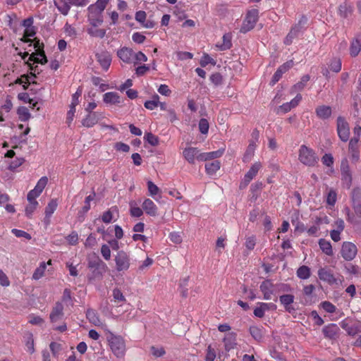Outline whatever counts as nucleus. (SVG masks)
Listing matches in <instances>:
<instances>
[{"label": "nucleus", "mask_w": 361, "mask_h": 361, "mask_svg": "<svg viewBox=\"0 0 361 361\" xmlns=\"http://www.w3.org/2000/svg\"><path fill=\"white\" fill-rule=\"evenodd\" d=\"M109 334L107 339L112 353L118 358L123 357L126 352L125 340L121 336L114 335L111 332Z\"/></svg>", "instance_id": "f257e3e1"}, {"label": "nucleus", "mask_w": 361, "mask_h": 361, "mask_svg": "<svg viewBox=\"0 0 361 361\" xmlns=\"http://www.w3.org/2000/svg\"><path fill=\"white\" fill-rule=\"evenodd\" d=\"M298 159L302 164L307 166H314L319 161L315 152L304 145L299 149Z\"/></svg>", "instance_id": "f03ea898"}, {"label": "nucleus", "mask_w": 361, "mask_h": 361, "mask_svg": "<svg viewBox=\"0 0 361 361\" xmlns=\"http://www.w3.org/2000/svg\"><path fill=\"white\" fill-rule=\"evenodd\" d=\"M318 276L321 281L327 283L330 286H340L344 281L343 276L340 274L335 276L331 270L326 268H320L318 270Z\"/></svg>", "instance_id": "7ed1b4c3"}, {"label": "nucleus", "mask_w": 361, "mask_h": 361, "mask_svg": "<svg viewBox=\"0 0 361 361\" xmlns=\"http://www.w3.org/2000/svg\"><path fill=\"white\" fill-rule=\"evenodd\" d=\"M34 48L35 49V52L31 54L27 59V63L30 66V69L32 71H36L33 67L31 66V62L32 64L34 63H41L44 64L47 63V57L44 54V51L42 49L39 42L37 41L33 44Z\"/></svg>", "instance_id": "20e7f679"}, {"label": "nucleus", "mask_w": 361, "mask_h": 361, "mask_svg": "<svg viewBox=\"0 0 361 361\" xmlns=\"http://www.w3.org/2000/svg\"><path fill=\"white\" fill-rule=\"evenodd\" d=\"M258 16L259 11L257 9H252L249 11L246 15L245 19L243 21L240 31L245 33L251 30L255 27L258 20Z\"/></svg>", "instance_id": "39448f33"}, {"label": "nucleus", "mask_w": 361, "mask_h": 361, "mask_svg": "<svg viewBox=\"0 0 361 361\" xmlns=\"http://www.w3.org/2000/svg\"><path fill=\"white\" fill-rule=\"evenodd\" d=\"M116 268L119 272L126 271L130 266V258L128 254L121 250L115 257Z\"/></svg>", "instance_id": "423d86ee"}, {"label": "nucleus", "mask_w": 361, "mask_h": 361, "mask_svg": "<svg viewBox=\"0 0 361 361\" xmlns=\"http://www.w3.org/2000/svg\"><path fill=\"white\" fill-rule=\"evenodd\" d=\"M337 133L343 142H347L350 137V127L345 119L341 116L337 118Z\"/></svg>", "instance_id": "0eeeda50"}, {"label": "nucleus", "mask_w": 361, "mask_h": 361, "mask_svg": "<svg viewBox=\"0 0 361 361\" xmlns=\"http://www.w3.org/2000/svg\"><path fill=\"white\" fill-rule=\"evenodd\" d=\"M357 253V246L351 242H343L342 244L341 254L342 257L347 261L353 260Z\"/></svg>", "instance_id": "6e6552de"}, {"label": "nucleus", "mask_w": 361, "mask_h": 361, "mask_svg": "<svg viewBox=\"0 0 361 361\" xmlns=\"http://www.w3.org/2000/svg\"><path fill=\"white\" fill-rule=\"evenodd\" d=\"M259 133L258 130H254L252 133V139L250 141V144L245 152L243 157V161L247 162L250 161L252 157L254 156L255 151L257 146L258 139H259Z\"/></svg>", "instance_id": "1a4fd4ad"}, {"label": "nucleus", "mask_w": 361, "mask_h": 361, "mask_svg": "<svg viewBox=\"0 0 361 361\" xmlns=\"http://www.w3.org/2000/svg\"><path fill=\"white\" fill-rule=\"evenodd\" d=\"M259 290L263 295V299L266 300H271L273 295L276 293L275 284L269 279L261 283Z\"/></svg>", "instance_id": "9d476101"}, {"label": "nucleus", "mask_w": 361, "mask_h": 361, "mask_svg": "<svg viewBox=\"0 0 361 361\" xmlns=\"http://www.w3.org/2000/svg\"><path fill=\"white\" fill-rule=\"evenodd\" d=\"M104 118V114L102 111H94L87 114L82 120V125L86 128H92L96 125L101 119Z\"/></svg>", "instance_id": "9b49d317"}, {"label": "nucleus", "mask_w": 361, "mask_h": 361, "mask_svg": "<svg viewBox=\"0 0 361 361\" xmlns=\"http://www.w3.org/2000/svg\"><path fill=\"white\" fill-rule=\"evenodd\" d=\"M201 154L197 147H188L183 149V157L190 164H195V161H200Z\"/></svg>", "instance_id": "f8f14e48"}, {"label": "nucleus", "mask_w": 361, "mask_h": 361, "mask_svg": "<svg viewBox=\"0 0 361 361\" xmlns=\"http://www.w3.org/2000/svg\"><path fill=\"white\" fill-rule=\"evenodd\" d=\"M277 308L273 302H258L254 310V315L259 318H262L267 311H274Z\"/></svg>", "instance_id": "ddd939ff"}, {"label": "nucleus", "mask_w": 361, "mask_h": 361, "mask_svg": "<svg viewBox=\"0 0 361 361\" xmlns=\"http://www.w3.org/2000/svg\"><path fill=\"white\" fill-rule=\"evenodd\" d=\"M88 16L87 20L91 25L93 27H98L103 23V15L102 13L95 9H90V6L88 7Z\"/></svg>", "instance_id": "4468645a"}, {"label": "nucleus", "mask_w": 361, "mask_h": 361, "mask_svg": "<svg viewBox=\"0 0 361 361\" xmlns=\"http://www.w3.org/2000/svg\"><path fill=\"white\" fill-rule=\"evenodd\" d=\"M262 168V164L259 161L255 162L249 169V171L244 176L241 185L247 186L250 182L257 176V173Z\"/></svg>", "instance_id": "2eb2a0df"}, {"label": "nucleus", "mask_w": 361, "mask_h": 361, "mask_svg": "<svg viewBox=\"0 0 361 361\" xmlns=\"http://www.w3.org/2000/svg\"><path fill=\"white\" fill-rule=\"evenodd\" d=\"M63 305L61 302H57L53 307L52 310L49 315V319L51 323L54 324L63 317Z\"/></svg>", "instance_id": "dca6fc26"}, {"label": "nucleus", "mask_w": 361, "mask_h": 361, "mask_svg": "<svg viewBox=\"0 0 361 361\" xmlns=\"http://www.w3.org/2000/svg\"><path fill=\"white\" fill-rule=\"evenodd\" d=\"M118 57L126 63H130L133 61L134 51L132 49L122 47L117 51Z\"/></svg>", "instance_id": "f3484780"}, {"label": "nucleus", "mask_w": 361, "mask_h": 361, "mask_svg": "<svg viewBox=\"0 0 361 361\" xmlns=\"http://www.w3.org/2000/svg\"><path fill=\"white\" fill-rule=\"evenodd\" d=\"M341 176L343 184L349 188L351 185L352 177L350 168L346 160L343 161L341 163Z\"/></svg>", "instance_id": "a211bd4d"}, {"label": "nucleus", "mask_w": 361, "mask_h": 361, "mask_svg": "<svg viewBox=\"0 0 361 361\" xmlns=\"http://www.w3.org/2000/svg\"><path fill=\"white\" fill-rule=\"evenodd\" d=\"M293 66V61H289L281 66L274 74L271 83L274 85L281 78L282 75Z\"/></svg>", "instance_id": "6ab92c4d"}, {"label": "nucleus", "mask_w": 361, "mask_h": 361, "mask_svg": "<svg viewBox=\"0 0 361 361\" xmlns=\"http://www.w3.org/2000/svg\"><path fill=\"white\" fill-rule=\"evenodd\" d=\"M353 207L356 215L361 218V192L354 190L352 194Z\"/></svg>", "instance_id": "aec40b11"}, {"label": "nucleus", "mask_w": 361, "mask_h": 361, "mask_svg": "<svg viewBox=\"0 0 361 361\" xmlns=\"http://www.w3.org/2000/svg\"><path fill=\"white\" fill-rule=\"evenodd\" d=\"M103 101L105 104L109 105L119 104L122 102L121 97L117 92H109L103 95Z\"/></svg>", "instance_id": "412c9836"}, {"label": "nucleus", "mask_w": 361, "mask_h": 361, "mask_svg": "<svg viewBox=\"0 0 361 361\" xmlns=\"http://www.w3.org/2000/svg\"><path fill=\"white\" fill-rule=\"evenodd\" d=\"M223 341L226 351L228 352L231 350L234 349L237 345L236 334L233 332H228L225 335Z\"/></svg>", "instance_id": "4be33fe9"}, {"label": "nucleus", "mask_w": 361, "mask_h": 361, "mask_svg": "<svg viewBox=\"0 0 361 361\" xmlns=\"http://www.w3.org/2000/svg\"><path fill=\"white\" fill-rule=\"evenodd\" d=\"M143 210L145 213L151 216L157 215L158 208L154 202L150 199H145L142 204Z\"/></svg>", "instance_id": "5701e85b"}, {"label": "nucleus", "mask_w": 361, "mask_h": 361, "mask_svg": "<svg viewBox=\"0 0 361 361\" xmlns=\"http://www.w3.org/2000/svg\"><path fill=\"white\" fill-rule=\"evenodd\" d=\"M361 51V33L357 34L352 40L350 47V54L355 57L359 54Z\"/></svg>", "instance_id": "b1692460"}, {"label": "nucleus", "mask_w": 361, "mask_h": 361, "mask_svg": "<svg viewBox=\"0 0 361 361\" xmlns=\"http://www.w3.org/2000/svg\"><path fill=\"white\" fill-rule=\"evenodd\" d=\"M295 297L292 294H284L279 297L281 304L284 307L286 311L291 312L294 309L291 305L294 302Z\"/></svg>", "instance_id": "393cba45"}, {"label": "nucleus", "mask_w": 361, "mask_h": 361, "mask_svg": "<svg viewBox=\"0 0 361 361\" xmlns=\"http://www.w3.org/2000/svg\"><path fill=\"white\" fill-rule=\"evenodd\" d=\"M118 216V209L116 207H111L102 215V220L105 224L115 221Z\"/></svg>", "instance_id": "a878e982"}, {"label": "nucleus", "mask_w": 361, "mask_h": 361, "mask_svg": "<svg viewBox=\"0 0 361 361\" xmlns=\"http://www.w3.org/2000/svg\"><path fill=\"white\" fill-rule=\"evenodd\" d=\"M97 61L99 63L102 68L107 71L111 65V58L109 53L102 52L96 55Z\"/></svg>", "instance_id": "bb28decb"}, {"label": "nucleus", "mask_w": 361, "mask_h": 361, "mask_svg": "<svg viewBox=\"0 0 361 361\" xmlns=\"http://www.w3.org/2000/svg\"><path fill=\"white\" fill-rule=\"evenodd\" d=\"M231 39V35L230 33H226L222 37V42H218L216 44V47L220 51L229 49L232 46Z\"/></svg>", "instance_id": "cd10ccee"}, {"label": "nucleus", "mask_w": 361, "mask_h": 361, "mask_svg": "<svg viewBox=\"0 0 361 361\" xmlns=\"http://www.w3.org/2000/svg\"><path fill=\"white\" fill-rule=\"evenodd\" d=\"M331 108L329 106L322 105L316 109V114L321 119L329 118L331 115Z\"/></svg>", "instance_id": "c85d7f7f"}, {"label": "nucleus", "mask_w": 361, "mask_h": 361, "mask_svg": "<svg viewBox=\"0 0 361 361\" xmlns=\"http://www.w3.org/2000/svg\"><path fill=\"white\" fill-rule=\"evenodd\" d=\"M224 152V149H219L214 152H204L202 153L200 156V161H207L210 159H214L216 158H219L223 155Z\"/></svg>", "instance_id": "c756f323"}, {"label": "nucleus", "mask_w": 361, "mask_h": 361, "mask_svg": "<svg viewBox=\"0 0 361 361\" xmlns=\"http://www.w3.org/2000/svg\"><path fill=\"white\" fill-rule=\"evenodd\" d=\"M87 319L90 323L97 326H103V322L99 319L97 313L92 310H88L86 313Z\"/></svg>", "instance_id": "7c9ffc66"}, {"label": "nucleus", "mask_w": 361, "mask_h": 361, "mask_svg": "<svg viewBox=\"0 0 361 361\" xmlns=\"http://www.w3.org/2000/svg\"><path fill=\"white\" fill-rule=\"evenodd\" d=\"M338 331V328L336 324H331L323 328V333L326 337L332 338H334Z\"/></svg>", "instance_id": "2f4dec72"}, {"label": "nucleus", "mask_w": 361, "mask_h": 361, "mask_svg": "<svg viewBox=\"0 0 361 361\" xmlns=\"http://www.w3.org/2000/svg\"><path fill=\"white\" fill-rule=\"evenodd\" d=\"M343 328L349 335L354 336L361 332V322H357L350 325L346 324Z\"/></svg>", "instance_id": "473e14b6"}, {"label": "nucleus", "mask_w": 361, "mask_h": 361, "mask_svg": "<svg viewBox=\"0 0 361 361\" xmlns=\"http://www.w3.org/2000/svg\"><path fill=\"white\" fill-rule=\"evenodd\" d=\"M319 245L320 249L328 256H332L333 249L331 243L325 239H320L319 241Z\"/></svg>", "instance_id": "72a5a7b5"}, {"label": "nucleus", "mask_w": 361, "mask_h": 361, "mask_svg": "<svg viewBox=\"0 0 361 361\" xmlns=\"http://www.w3.org/2000/svg\"><path fill=\"white\" fill-rule=\"evenodd\" d=\"M58 207V202L56 199H52L49 201L45 208V217L49 220Z\"/></svg>", "instance_id": "f704fd0d"}, {"label": "nucleus", "mask_w": 361, "mask_h": 361, "mask_svg": "<svg viewBox=\"0 0 361 361\" xmlns=\"http://www.w3.org/2000/svg\"><path fill=\"white\" fill-rule=\"evenodd\" d=\"M54 4L58 8V10L63 14L67 15L70 11V6L67 2H65L62 0H55Z\"/></svg>", "instance_id": "c9c22d12"}, {"label": "nucleus", "mask_w": 361, "mask_h": 361, "mask_svg": "<svg viewBox=\"0 0 361 361\" xmlns=\"http://www.w3.org/2000/svg\"><path fill=\"white\" fill-rule=\"evenodd\" d=\"M87 31L90 36L94 37L103 38L106 35L104 29H99L97 27H93L92 25Z\"/></svg>", "instance_id": "e433bc0d"}, {"label": "nucleus", "mask_w": 361, "mask_h": 361, "mask_svg": "<svg viewBox=\"0 0 361 361\" xmlns=\"http://www.w3.org/2000/svg\"><path fill=\"white\" fill-rule=\"evenodd\" d=\"M220 169V162L217 160L205 164V169L208 174L213 175Z\"/></svg>", "instance_id": "4c0bfd02"}, {"label": "nucleus", "mask_w": 361, "mask_h": 361, "mask_svg": "<svg viewBox=\"0 0 361 361\" xmlns=\"http://www.w3.org/2000/svg\"><path fill=\"white\" fill-rule=\"evenodd\" d=\"M149 195L155 200H157L156 196L160 193V189L151 180L147 182Z\"/></svg>", "instance_id": "58836bf2"}, {"label": "nucleus", "mask_w": 361, "mask_h": 361, "mask_svg": "<svg viewBox=\"0 0 361 361\" xmlns=\"http://www.w3.org/2000/svg\"><path fill=\"white\" fill-rule=\"evenodd\" d=\"M130 215L134 217H140L143 214L142 209L137 207V203L134 201L130 202Z\"/></svg>", "instance_id": "ea45409f"}, {"label": "nucleus", "mask_w": 361, "mask_h": 361, "mask_svg": "<svg viewBox=\"0 0 361 361\" xmlns=\"http://www.w3.org/2000/svg\"><path fill=\"white\" fill-rule=\"evenodd\" d=\"M297 276L300 279H307L310 276V269L307 266H302L297 270Z\"/></svg>", "instance_id": "a19ab883"}, {"label": "nucleus", "mask_w": 361, "mask_h": 361, "mask_svg": "<svg viewBox=\"0 0 361 361\" xmlns=\"http://www.w3.org/2000/svg\"><path fill=\"white\" fill-rule=\"evenodd\" d=\"M309 80L310 76L308 75L302 76L300 81L293 87V92L301 91L306 86Z\"/></svg>", "instance_id": "79ce46f5"}, {"label": "nucleus", "mask_w": 361, "mask_h": 361, "mask_svg": "<svg viewBox=\"0 0 361 361\" xmlns=\"http://www.w3.org/2000/svg\"><path fill=\"white\" fill-rule=\"evenodd\" d=\"M250 333L252 336L257 341H260L262 338L263 333L261 327L253 326L250 328Z\"/></svg>", "instance_id": "37998d69"}, {"label": "nucleus", "mask_w": 361, "mask_h": 361, "mask_svg": "<svg viewBox=\"0 0 361 361\" xmlns=\"http://www.w3.org/2000/svg\"><path fill=\"white\" fill-rule=\"evenodd\" d=\"M109 0H97L94 4L90 5V9H95L103 13Z\"/></svg>", "instance_id": "c03bdc74"}, {"label": "nucleus", "mask_w": 361, "mask_h": 361, "mask_svg": "<svg viewBox=\"0 0 361 361\" xmlns=\"http://www.w3.org/2000/svg\"><path fill=\"white\" fill-rule=\"evenodd\" d=\"M46 267H47L46 264L44 262H42L39 264V267H37L35 269V271L32 275V279H34L35 280H38L40 278H42L44 276Z\"/></svg>", "instance_id": "a18cd8bd"}, {"label": "nucleus", "mask_w": 361, "mask_h": 361, "mask_svg": "<svg viewBox=\"0 0 361 361\" xmlns=\"http://www.w3.org/2000/svg\"><path fill=\"white\" fill-rule=\"evenodd\" d=\"M18 114L19 118L22 121H26L30 117V114L29 112L28 109L25 106H21L18 109Z\"/></svg>", "instance_id": "49530a36"}, {"label": "nucleus", "mask_w": 361, "mask_h": 361, "mask_svg": "<svg viewBox=\"0 0 361 361\" xmlns=\"http://www.w3.org/2000/svg\"><path fill=\"white\" fill-rule=\"evenodd\" d=\"M341 67L342 63L340 59L335 58L331 61L329 68L332 71L338 73L341 70Z\"/></svg>", "instance_id": "de8ad7c7"}, {"label": "nucleus", "mask_w": 361, "mask_h": 361, "mask_svg": "<svg viewBox=\"0 0 361 361\" xmlns=\"http://www.w3.org/2000/svg\"><path fill=\"white\" fill-rule=\"evenodd\" d=\"M35 77V74H31V75H22L20 78L17 80V82L22 84L24 88H26V85H29L31 82H32V79Z\"/></svg>", "instance_id": "09e8293b"}, {"label": "nucleus", "mask_w": 361, "mask_h": 361, "mask_svg": "<svg viewBox=\"0 0 361 361\" xmlns=\"http://www.w3.org/2000/svg\"><path fill=\"white\" fill-rule=\"evenodd\" d=\"M320 307L328 313H334L336 310V306L329 301L321 302Z\"/></svg>", "instance_id": "8fccbe9b"}, {"label": "nucleus", "mask_w": 361, "mask_h": 361, "mask_svg": "<svg viewBox=\"0 0 361 361\" xmlns=\"http://www.w3.org/2000/svg\"><path fill=\"white\" fill-rule=\"evenodd\" d=\"M144 138L152 146H156L159 144L158 137L152 133H146Z\"/></svg>", "instance_id": "3c124183"}, {"label": "nucleus", "mask_w": 361, "mask_h": 361, "mask_svg": "<svg viewBox=\"0 0 361 361\" xmlns=\"http://www.w3.org/2000/svg\"><path fill=\"white\" fill-rule=\"evenodd\" d=\"M66 240L71 245H75L78 243V234L76 231H72L66 237Z\"/></svg>", "instance_id": "603ef678"}, {"label": "nucleus", "mask_w": 361, "mask_h": 361, "mask_svg": "<svg viewBox=\"0 0 361 361\" xmlns=\"http://www.w3.org/2000/svg\"><path fill=\"white\" fill-rule=\"evenodd\" d=\"M133 63L134 64H137L140 62H145L147 61V56L142 53V51H138L137 53H135L134 52V56H133Z\"/></svg>", "instance_id": "864d4df0"}, {"label": "nucleus", "mask_w": 361, "mask_h": 361, "mask_svg": "<svg viewBox=\"0 0 361 361\" xmlns=\"http://www.w3.org/2000/svg\"><path fill=\"white\" fill-rule=\"evenodd\" d=\"M276 293H288L291 291L290 285L287 283H277L275 284Z\"/></svg>", "instance_id": "5fc2aeb1"}, {"label": "nucleus", "mask_w": 361, "mask_h": 361, "mask_svg": "<svg viewBox=\"0 0 361 361\" xmlns=\"http://www.w3.org/2000/svg\"><path fill=\"white\" fill-rule=\"evenodd\" d=\"M352 11L353 7L347 3H344L339 6V12L343 16H347Z\"/></svg>", "instance_id": "6e6d98bb"}, {"label": "nucleus", "mask_w": 361, "mask_h": 361, "mask_svg": "<svg viewBox=\"0 0 361 361\" xmlns=\"http://www.w3.org/2000/svg\"><path fill=\"white\" fill-rule=\"evenodd\" d=\"M48 183V178L46 176L42 177L37 183L35 189V190H38L40 192H42L43 190L44 189L45 186L47 185Z\"/></svg>", "instance_id": "4d7b16f0"}, {"label": "nucleus", "mask_w": 361, "mask_h": 361, "mask_svg": "<svg viewBox=\"0 0 361 361\" xmlns=\"http://www.w3.org/2000/svg\"><path fill=\"white\" fill-rule=\"evenodd\" d=\"M29 204L25 207V214L27 216H30L32 214L33 212L36 209L38 206L37 201H28Z\"/></svg>", "instance_id": "13d9d810"}, {"label": "nucleus", "mask_w": 361, "mask_h": 361, "mask_svg": "<svg viewBox=\"0 0 361 361\" xmlns=\"http://www.w3.org/2000/svg\"><path fill=\"white\" fill-rule=\"evenodd\" d=\"M93 85L98 86L101 91L104 92L109 88V85L102 82V80L98 77H94L92 80Z\"/></svg>", "instance_id": "bf43d9fd"}, {"label": "nucleus", "mask_w": 361, "mask_h": 361, "mask_svg": "<svg viewBox=\"0 0 361 361\" xmlns=\"http://www.w3.org/2000/svg\"><path fill=\"white\" fill-rule=\"evenodd\" d=\"M216 357L215 350L209 345L207 348L205 361H214Z\"/></svg>", "instance_id": "052dcab7"}, {"label": "nucleus", "mask_w": 361, "mask_h": 361, "mask_svg": "<svg viewBox=\"0 0 361 361\" xmlns=\"http://www.w3.org/2000/svg\"><path fill=\"white\" fill-rule=\"evenodd\" d=\"M200 65L202 67H205L207 65L211 63L214 65L216 63L214 60L209 56L207 54H204L200 59Z\"/></svg>", "instance_id": "680f3d73"}, {"label": "nucleus", "mask_w": 361, "mask_h": 361, "mask_svg": "<svg viewBox=\"0 0 361 361\" xmlns=\"http://www.w3.org/2000/svg\"><path fill=\"white\" fill-rule=\"evenodd\" d=\"M95 197V193L92 192V194L88 195L85 197V205L83 206L82 210L84 213L87 212L90 209V202L92 201Z\"/></svg>", "instance_id": "e2e57ef3"}, {"label": "nucleus", "mask_w": 361, "mask_h": 361, "mask_svg": "<svg viewBox=\"0 0 361 361\" xmlns=\"http://www.w3.org/2000/svg\"><path fill=\"white\" fill-rule=\"evenodd\" d=\"M199 129L202 134H207L209 131V123L207 119L201 118L199 122Z\"/></svg>", "instance_id": "0e129e2a"}, {"label": "nucleus", "mask_w": 361, "mask_h": 361, "mask_svg": "<svg viewBox=\"0 0 361 361\" xmlns=\"http://www.w3.org/2000/svg\"><path fill=\"white\" fill-rule=\"evenodd\" d=\"M336 202V192L334 190H330L326 197V203L330 206H334Z\"/></svg>", "instance_id": "69168bd1"}, {"label": "nucleus", "mask_w": 361, "mask_h": 361, "mask_svg": "<svg viewBox=\"0 0 361 361\" xmlns=\"http://www.w3.org/2000/svg\"><path fill=\"white\" fill-rule=\"evenodd\" d=\"M101 254L105 260H109L111 258L110 247L106 244L102 245Z\"/></svg>", "instance_id": "338daca9"}, {"label": "nucleus", "mask_w": 361, "mask_h": 361, "mask_svg": "<svg viewBox=\"0 0 361 361\" xmlns=\"http://www.w3.org/2000/svg\"><path fill=\"white\" fill-rule=\"evenodd\" d=\"M322 161L324 165L331 167L334 164V157L330 154H325L322 158Z\"/></svg>", "instance_id": "774afa93"}]
</instances>
